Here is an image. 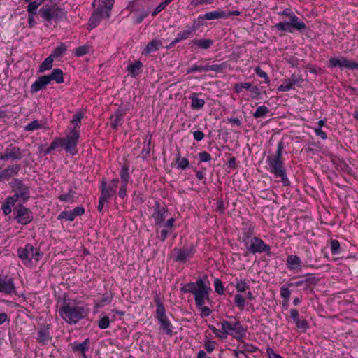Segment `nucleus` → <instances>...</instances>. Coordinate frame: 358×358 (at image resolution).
<instances>
[{
    "label": "nucleus",
    "mask_w": 358,
    "mask_h": 358,
    "mask_svg": "<svg viewBox=\"0 0 358 358\" xmlns=\"http://www.w3.org/2000/svg\"><path fill=\"white\" fill-rule=\"evenodd\" d=\"M120 188L118 192V195L121 199H124L127 196L128 183L130 179L129 173V166L124 164L120 171Z\"/></svg>",
    "instance_id": "dca6fc26"
},
{
    "label": "nucleus",
    "mask_w": 358,
    "mask_h": 358,
    "mask_svg": "<svg viewBox=\"0 0 358 358\" xmlns=\"http://www.w3.org/2000/svg\"><path fill=\"white\" fill-rule=\"evenodd\" d=\"M199 162H208L212 159L211 155L206 151L200 152L198 154Z\"/></svg>",
    "instance_id": "0e129e2a"
},
{
    "label": "nucleus",
    "mask_w": 358,
    "mask_h": 358,
    "mask_svg": "<svg viewBox=\"0 0 358 358\" xmlns=\"http://www.w3.org/2000/svg\"><path fill=\"white\" fill-rule=\"evenodd\" d=\"M90 48H91V47L89 45H84L79 46L74 49V55L76 57H82V56L89 53Z\"/></svg>",
    "instance_id": "a18cd8bd"
},
{
    "label": "nucleus",
    "mask_w": 358,
    "mask_h": 358,
    "mask_svg": "<svg viewBox=\"0 0 358 358\" xmlns=\"http://www.w3.org/2000/svg\"><path fill=\"white\" fill-rule=\"evenodd\" d=\"M17 199L13 196L6 199L1 205V209L5 215H8L12 212V207L14 206Z\"/></svg>",
    "instance_id": "473e14b6"
},
{
    "label": "nucleus",
    "mask_w": 358,
    "mask_h": 358,
    "mask_svg": "<svg viewBox=\"0 0 358 358\" xmlns=\"http://www.w3.org/2000/svg\"><path fill=\"white\" fill-rule=\"evenodd\" d=\"M13 191L15 194L13 196L17 200H21L23 202H26L30 198V191L27 185H26L22 180L20 179H13L10 183Z\"/></svg>",
    "instance_id": "f8f14e48"
},
{
    "label": "nucleus",
    "mask_w": 358,
    "mask_h": 358,
    "mask_svg": "<svg viewBox=\"0 0 358 358\" xmlns=\"http://www.w3.org/2000/svg\"><path fill=\"white\" fill-rule=\"evenodd\" d=\"M46 76L49 78L50 83L52 80L55 81L57 84L64 83V73L59 68L54 69L52 72L50 74L46 75Z\"/></svg>",
    "instance_id": "72a5a7b5"
},
{
    "label": "nucleus",
    "mask_w": 358,
    "mask_h": 358,
    "mask_svg": "<svg viewBox=\"0 0 358 358\" xmlns=\"http://www.w3.org/2000/svg\"><path fill=\"white\" fill-rule=\"evenodd\" d=\"M255 224L250 221H243L242 222V242L247 244V241L251 239L255 234Z\"/></svg>",
    "instance_id": "aec40b11"
},
{
    "label": "nucleus",
    "mask_w": 358,
    "mask_h": 358,
    "mask_svg": "<svg viewBox=\"0 0 358 358\" xmlns=\"http://www.w3.org/2000/svg\"><path fill=\"white\" fill-rule=\"evenodd\" d=\"M214 287H215V291L216 293H217L219 295H222L224 294V286L222 280L219 278H215L214 280Z\"/></svg>",
    "instance_id": "052dcab7"
},
{
    "label": "nucleus",
    "mask_w": 358,
    "mask_h": 358,
    "mask_svg": "<svg viewBox=\"0 0 358 358\" xmlns=\"http://www.w3.org/2000/svg\"><path fill=\"white\" fill-rule=\"evenodd\" d=\"M255 72L258 76L264 78L266 83H269L270 79L268 78V76L259 66H257L255 69Z\"/></svg>",
    "instance_id": "69168bd1"
},
{
    "label": "nucleus",
    "mask_w": 358,
    "mask_h": 358,
    "mask_svg": "<svg viewBox=\"0 0 358 358\" xmlns=\"http://www.w3.org/2000/svg\"><path fill=\"white\" fill-rule=\"evenodd\" d=\"M196 27H187V29L182 31H180L178 33L176 38H175V42H180L182 41L186 40L189 38L192 33L196 31Z\"/></svg>",
    "instance_id": "f704fd0d"
},
{
    "label": "nucleus",
    "mask_w": 358,
    "mask_h": 358,
    "mask_svg": "<svg viewBox=\"0 0 358 358\" xmlns=\"http://www.w3.org/2000/svg\"><path fill=\"white\" fill-rule=\"evenodd\" d=\"M15 292V287L12 278H0V293L11 294Z\"/></svg>",
    "instance_id": "4be33fe9"
},
{
    "label": "nucleus",
    "mask_w": 358,
    "mask_h": 358,
    "mask_svg": "<svg viewBox=\"0 0 358 358\" xmlns=\"http://www.w3.org/2000/svg\"><path fill=\"white\" fill-rule=\"evenodd\" d=\"M64 219L66 221H73L75 219V216L72 212V210L70 211H62L59 215H58V220Z\"/></svg>",
    "instance_id": "6e6d98bb"
},
{
    "label": "nucleus",
    "mask_w": 358,
    "mask_h": 358,
    "mask_svg": "<svg viewBox=\"0 0 358 358\" xmlns=\"http://www.w3.org/2000/svg\"><path fill=\"white\" fill-rule=\"evenodd\" d=\"M154 299L156 303V318L159 323L160 329L166 335L172 336L174 328L166 315L164 306L158 296H156Z\"/></svg>",
    "instance_id": "39448f33"
},
{
    "label": "nucleus",
    "mask_w": 358,
    "mask_h": 358,
    "mask_svg": "<svg viewBox=\"0 0 358 358\" xmlns=\"http://www.w3.org/2000/svg\"><path fill=\"white\" fill-rule=\"evenodd\" d=\"M22 157L20 148L12 145L7 147L4 152H0V159L3 161L8 159L20 160Z\"/></svg>",
    "instance_id": "a211bd4d"
},
{
    "label": "nucleus",
    "mask_w": 358,
    "mask_h": 358,
    "mask_svg": "<svg viewBox=\"0 0 358 358\" xmlns=\"http://www.w3.org/2000/svg\"><path fill=\"white\" fill-rule=\"evenodd\" d=\"M221 326L222 329L227 333V335H229L239 341H242L245 336L247 329L243 327L239 321L232 322L223 320L221 322Z\"/></svg>",
    "instance_id": "0eeeda50"
},
{
    "label": "nucleus",
    "mask_w": 358,
    "mask_h": 358,
    "mask_svg": "<svg viewBox=\"0 0 358 358\" xmlns=\"http://www.w3.org/2000/svg\"><path fill=\"white\" fill-rule=\"evenodd\" d=\"M162 45V43L159 39H152L150 41L146 47L142 51V55L148 56L150 53L157 51Z\"/></svg>",
    "instance_id": "cd10ccee"
},
{
    "label": "nucleus",
    "mask_w": 358,
    "mask_h": 358,
    "mask_svg": "<svg viewBox=\"0 0 358 358\" xmlns=\"http://www.w3.org/2000/svg\"><path fill=\"white\" fill-rule=\"evenodd\" d=\"M269 113V109L265 106H260L257 107L255 112L253 113V117L256 119L265 117Z\"/></svg>",
    "instance_id": "c03bdc74"
},
{
    "label": "nucleus",
    "mask_w": 358,
    "mask_h": 358,
    "mask_svg": "<svg viewBox=\"0 0 358 358\" xmlns=\"http://www.w3.org/2000/svg\"><path fill=\"white\" fill-rule=\"evenodd\" d=\"M83 118V113L82 112L76 113L72 116L71 124H73L74 125V127L73 129L79 130L80 124Z\"/></svg>",
    "instance_id": "09e8293b"
},
{
    "label": "nucleus",
    "mask_w": 358,
    "mask_h": 358,
    "mask_svg": "<svg viewBox=\"0 0 358 358\" xmlns=\"http://www.w3.org/2000/svg\"><path fill=\"white\" fill-rule=\"evenodd\" d=\"M76 192L73 187H70L67 193L62 194L58 199L62 202L73 203L76 200Z\"/></svg>",
    "instance_id": "c9c22d12"
},
{
    "label": "nucleus",
    "mask_w": 358,
    "mask_h": 358,
    "mask_svg": "<svg viewBox=\"0 0 358 358\" xmlns=\"http://www.w3.org/2000/svg\"><path fill=\"white\" fill-rule=\"evenodd\" d=\"M118 183V178L113 179L109 183H107L106 179L103 178L100 186L101 194L110 199L116 195Z\"/></svg>",
    "instance_id": "4468645a"
},
{
    "label": "nucleus",
    "mask_w": 358,
    "mask_h": 358,
    "mask_svg": "<svg viewBox=\"0 0 358 358\" xmlns=\"http://www.w3.org/2000/svg\"><path fill=\"white\" fill-rule=\"evenodd\" d=\"M295 324L298 329H299L301 331L305 332L309 328L308 323L305 319H299L296 321Z\"/></svg>",
    "instance_id": "bf43d9fd"
},
{
    "label": "nucleus",
    "mask_w": 358,
    "mask_h": 358,
    "mask_svg": "<svg viewBox=\"0 0 358 358\" xmlns=\"http://www.w3.org/2000/svg\"><path fill=\"white\" fill-rule=\"evenodd\" d=\"M61 318L68 324H76L87 315V310L76 301L64 298L58 310Z\"/></svg>",
    "instance_id": "f03ea898"
},
{
    "label": "nucleus",
    "mask_w": 358,
    "mask_h": 358,
    "mask_svg": "<svg viewBox=\"0 0 358 358\" xmlns=\"http://www.w3.org/2000/svg\"><path fill=\"white\" fill-rule=\"evenodd\" d=\"M50 329L49 325H43L38 327L36 339L41 345H47L52 339Z\"/></svg>",
    "instance_id": "412c9836"
},
{
    "label": "nucleus",
    "mask_w": 358,
    "mask_h": 358,
    "mask_svg": "<svg viewBox=\"0 0 358 358\" xmlns=\"http://www.w3.org/2000/svg\"><path fill=\"white\" fill-rule=\"evenodd\" d=\"M176 164L178 169L185 170L189 166L188 159L182 157L180 152L177 154Z\"/></svg>",
    "instance_id": "58836bf2"
},
{
    "label": "nucleus",
    "mask_w": 358,
    "mask_h": 358,
    "mask_svg": "<svg viewBox=\"0 0 358 358\" xmlns=\"http://www.w3.org/2000/svg\"><path fill=\"white\" fill-rule=\"evenodd\" d=\"M234 303L241 310H243L244 309L246 304V301L244 297L239 294L235 295Z\"/></svg>",
    "instance_id": "3c124183"
},
{
    "label": "nucleus",
    "mask_w": 358,
    "mask_h": 358,
    "mask_svg": "<svg viewBox=\"0 0 358 358\" xmlns=\"http://www.w3.org/2000/svg\"><path fill=\"white\" fill-rule=\"evenodd\" d=\"M15 218L19 224L27 225L33 220V213L29 208L20 204L16 208Z\"/></svg>",
    "instance_id": "2eb2a0df"
},
{
    "label": "nucleus",
    "mask_w": 358,
    "mask_h": 358,
    "mask_svg": "<svg viewBox=\"0 0 358 358\" xmlns=\"http://www.w3.org/2000/svg\"><path fill=\"white\" fill-rule=\"evenodd\" d=\"M142 68L143 63L138 60L135 63L128 65L127 71L132 77L136 78L140 73Z\"/></svg>",
    "instance_id": "4c0bfd02"
},
{
    "label": "nucleus",
    "mask_w": 358,
    "mask_h": 358,
    "mask_svg": "<svg viewBox=\"0 0 358 358\" xmlns=\"http://www.w3.org/2000/svg\"><path fill=\"white\" fill-rule=\"evenodd\" d=\"M110 320L108 316L101 317L98 322V327L101 329H106L110 326Z\"/></svg>",
    "instance_id": "4d7b16f0"
},
{
    "label": "nucleus",
    "mask_w": 358,
    "mask_h": 358,
    "mask_svg": "<svg viewBox=\"0 0 358 358\" xmlns=\"http://www.w3.org/2000/svg\"><path fill=\"white\" fill-rule=\"evenodd\" d=\"M289 286L283 285L280 287V296L284 299V303H287L289 300V297L291 295V291L289 289Z\"/></svg>",
    "instance_id": "de8ad7c7"
},
{
    "label": "nucleus",
    "mask_w": 358,
    "mask_h": 358,
    "mask_svg": "<svg viewBox=\"0 0 358 358\" xmlns=\"http://www.w3.org/2000/svg\"><path fill=\"white\" fill-rule=\"evenodd\" d=\"M227 69H230L227 62H223L220 64H209L208 71H213L215 73H222Z\"/></svg>",
    "instance_id": "a19ab883"
},
{
    "label": "nucleus",
    "mask_w": 358,
    "mask_h": 358,
    "mask_svg": "<svg viewBox=\"0 0 358 358\" xmlns=\"http://www.w3.org/2000/svg\"><path fill=\"white\" fill-rule=\"evenodd\" d=\"M251 87L250 83H238L234 85V91L236 93H240L243 89L249 90Z\"/></svg>",
    "instance_id": "680f3d73"
},
{
    "label": "nucleus",
    "mask_w": 358,
    "mask_h": 358,
    "mask_svg": "<svg viewBox=\"0 0 358 358\" xmlns=\"http://www.w3.org/2000/svg\"><path fill=\"white\" fill-rule=\"evenodd\" d=\"M316 281L315 277L309 276L304 280L296 281L294 283L289 282L288 286L303 287V289L306 290L309 289L311 285H315Z\"/></svg>",
    "instance_id": "c85d7f7f"
},
{
    "label": "nucleus",
    "mask_w": 358,
    "mask_h": 358,
    "mask_svg": "<svg viewBox=\"0 0 358 358\" xmlns=\"http://www.w3.org/2000/svg\"><path fill=\"white\" fill-rule=\"evenodd\" d=\"M329 62L331 68L338 66L340 68H346L354 70V68L358 67L356 62L348 60L344 57H341L340 58L331 57L329 59Z\"/></svg>",
    "instance_id": "6ab92c4d"
},
{
    "label": "nucleus",
    "mask_w": 358,
    "mask_h": 358,
    "mask_svg": "<svg viewBox=\"0 0 358 358\" xmlns=\"http://www.w3.org/2000/svg\"><path fill=\"white\" fill-rule=\"evenodd\" d=\"M41 17L47 22L52 20H62L66 17V11L61 7L52 6L49 7H43L39 10Z\"/></svg>",
    "instance_id": "9d476101"
},
{
    "label": "nucleus",
    "mask_w": 358,
    "mask_h": 358,
    "mask_svg": "<svg viewBox=\"0 0 358 358\" xmlns=\"http://www.w3.org/2000/svg\"><path fill=\"white\" fill-rule=\"evenodd\" d=\"M50 83L49 78L46 76V75L40 76L31 84L30 87V92L31 93H36L40 90L45 89Z\"/></svg>",
    "instance_id": "5701e85b"
},
{
    "label": "nucleus",
    "mask_w": 358,
    "mask_h": 358,
    "mask_svg": "<svg viewBox=\"0 0 358 358\" xmlns=\"http://www.w3.org/2000/svg\"><path fill=\"white\" fill-rule=\"evenodd\" d=\"M238 348L245 352L246 354L248 352L252 353L255 352L258 348L252 344L247 343L245 342L242 341V344L238 345Z\"/></svg>",
    "instance_id": "49530a36"
},
{
    "label": "nucleus",
    "mask_w": 358,
    "mask_h": 358,
    "mask_svg": "<svg viewBox=\"0 0 358 358\" xmlns=\"http://www.w3.org/2000/svg\"><path fill=\"white\" fill-rule=\"evenodd\" d=\"M173 252L175 253L174 261L185 264L194 256L196 247L192 244L184 245L179 248H174Z\"/></svg>",
    "instance_id": "ddd939ff"
},
{
    "label": "nucleus",
    "mask_w": 358,
    "mask_h": 358,
    "mask_svg": "<svg viewBox=\"0 0 358 358\" xmlns=\"http://www.w3.org/2000/svg\"><path fill=\"white\" fill-rule=\"evenodd\" d=\"M214 43V41L212 39H195L191 41L190 45L192 47H196L199 49L208 50L209 49Z\"/></svg>",
    "instance_id": "7c9ffc66"
},
{
    "label": "nucleus",
    "mask_w": 358,
    "mask_h": 358,
    "mask_svg": "<svg viewBox=\"0 0 358 358\" xmlns=\"http://www.w3.org/2000/svg\"><path fill=\"white\" fill-rule=\"evenodd\" d=\"M215 341H213L208 338L206 339L205 340V342H204V348H205V350L208 352V353H210L212 352L214 349L215 348Z\"/></svg>",
    "instance_id": "338daca9"
},
{
    "label": "nucleus",
    "mask_w": 358,
    "mask_h": 358,
    "mask_svg": "<svg viewBox=\"0 0 358 358\" xmlns=\"http://www.w3.org/2000/svg\"><path fill=\"white\" fill-rule=\"evenodd\" d=\"M20 164H13L8 166L0 172V180H7L17 176L20 171Z\"/></svg>",
    "instance_id": "b1692460"
},
{
    "label": "nucleus",
    "mask_w": 358,
    "mask_h": 358,
    "mask_svg": "<svg viewBox=\"0 0 358 358\" xmlns=\"http://www.w3.org/2000/svg\"><path fill=\"white\" fill-rule=\"evenodd\" d=\"M330 248L333 255H338L341 252V248L338 240L334 239L330 243Z\"/></svg>",
    "instance_id": "5fc2aeb1"
},
{
    "label": "nucleus",
    "mask_w": 358,
    "mask_h": 358,
    "mask_svg": "<svg viewBox=\"0 0 358 358\" xmlns=\"http://www.w3.org/2000/svg\"><path fill=\"white\" fill-rule=\"evenodd\" d=\"M246 250L251 254L265 252L267 255H271V246L257 236H253L247 241V244H244Z\"/></svg>",
    "instance_id": "1a4fd4ad"
},
{
    "label": "nucleus",
    "mask_w": 358,
    "mask_h": 358,
    "mask_svg": "<svg viewBox=\"0 0 358 358\" xmlns=\"http://www.w3.org/2000/svg\"><path fill=\"white\" fill-rule=\"evenodd\" d=\"M41 128V124L38 120H33L24 127V130L27 131H31Z\"/></svg>",
    "instance_id": "e2e57ef3"
},
{
    "label": "nucleus",
    "mask_w": 358,
    "mask_h": 358,
    "mask_svg": "<svg viewBox=\"0 0 358 358\" xmlns=\"http://www.w3.org/2000/svg\"><path fill=\"white\" fill-rule=\"evenodd\" d=\"M114 4V0H94L93 6L95 8L89 20L90 28L94 29L98 26L101 20L108 18Z\"/></svg>",
    "instance_id": "20e7f679"
},
{
    "label": "nucleus",
    "mask_w": 358,
    "mask_h": 358,
    "mask_svg": "<svg viewBox=\"0 0 358 358\" xmlns=\"http://www.w3.org/2000/svg\"><path fill=\"white\" fill-rule=\"evenodd\" d=\"M294 87L289 79H285L282 83L278 87V90L280 92H287Z\"/></svg>",
    "instance_id": "864d4df0"
},
{
    "label": "nucleus",
    "mask_w": 358,
    "mask_h": 358,
    "mask_svg": "<svg viewBox=\"0 0 358 358\" xmlns=\"http://www.w3.org/2000/svg\"><path fill=\"white\" fill-rule=\"evenodd\" d=\"M208 328L213 331V334H215V336L221 339H225L227 337V333L224 330H220L217 329L213 325L209 324Z\"/></svg>",
    "instance_id": "603ef678"
},
{
    "label": "nucleus",
    "mask_w": 358,
    "mask_h": 358,
    "mask_svg": "<svg viewBox=\"0 0 358 358\" xmlns=\"http://www.w3.org/2000/svg\"><path fill=\"white\" fill-rule=\"evenodd\" d=\"M17 252L24 264L30 263L32 259L38 262L43 256L40 249L34 248L31 243H27L24 247H20Z\"/></svg>",
    "instance_id": "423d86ee"
},
{
    "label": "nucleus",
    "mask_w": 358,
    "mask_h": 358,
    "mask_svg": "<svg viewBox=\"0 0 358 358\" xmlns=\"http://www.w3.org/2000/svg\"><path fill=\"white\" fill-rule=\"evenodd\" d=\"M54 58H52L50 55H49L45 60L40 64L38 68V73H43L45 71L50 70L52 69L53 65Z\"/></svg>",
    "instance_id": "79ce46f5"
},
{
    "label": "nucleus",
    "mask_w": 358,
    "mask_h": 358,
    "mask_svg": "<svg viewBox=\"0 0 358 358\" xmlns=\"http://www.w3.org/2000/svg\"><path fill=\"white\" fill-rule=\"evenodd\" d=\"M45 0H34L30 2L27 6L28 13L36 14L38 7L44 2Z\"/></svg>",
    "instance_id": "37998d69"
},
{
    "label": "nucleus",
    "mask_w": 358,
    "mask_h": 358,
    "mask_svg": "<svg viewBox=\"0 0 358 358\" xmlns=\"http://www.w3.org/2000/svg\"><path fill=\"white\" fill-rule=\"evenodd\" d=\"M168 210L166 208L161 206L159 202L156 201L154 206L153 214L152 217L154 219L155 225L161 227L167 217Z\"/></svg>",
    "instance_id": "f3484780"
},
{
    "label": "nucleus",
    "mask_w": 358,
    "mask_h": 358,
    "mask_svg": "<svg viewBox=\"0 0 358 358\" xmlns=\"http://www.w3.org/2000/svg\"><path fill=\"white\" fill-rule=\"evenodd\" d=\"M196 71L205 72L208 71V64L206 65L194 64L187 70V73H192Z\"/></svg>",
    "instance_id": "8fccbe9b"
},
{
    "label": "nucleus",
    "mask_w": 358,
    "mask_h": 358,
    "mask_svg": "<svg viewBox=\"0 0 358 358\" xmlns=\"http://www.w3.org/2000/svg\"><path fill=\"white\" fill-rule=\"evenodd\" d=\"M124 115V113L117 110L113 115L110 116V126L113 129H117L120 125L121 121Z\"/></svg>",
    "instance_id": "e433bc0d"
},
{
    "label": "nucleus",
    "mask_w": 358,
    "mask_h": 358,
    "mask_svg": "<svg viewBox=\"0 0 358 358\" xmlns=\"http://www.w3.org/2000/svg\"><path fill=\"white\" fill-rule=\"evenodd\" d=\"M199 94H198V93L193 92L189 96V99L192 101L191 102V108L193 110L201 109L204 106V105L206 103V101H205L204 99H199L198 97Z\"/></svg>",
    "instance_id": "2f4dec72"
},
{
    "label": "nucleus",
    "mask_w": 358,
    "mask_h": 358,
    "mask_svg": "<svg viewBox=\"0 0 358 358\" xmlns=\"http://www.w3.org/2000/svg\"><path fill=\"white\" fill-rule=\"evenodd\" d=\"M175 221L174 218L171 217L168 219L165 223L162 224V227H163L164 229L157 234V238L160 241L164 242L167 238L168 235L171 233Z\"/></svg>",
    "instance_id": "393cba45"
},
{
    "label": "nucleus",
    "mask_w": 358,
    "mask_h": 358,
    "mask_svg": "<svg viewBox=\"0 0 358 358\" xmlns=\"http://www.w3.org/2000/svg\"><path fill=\"white\" fill-rule=\"evenodd\" d=\"M284 144L282 141L278 142L275 154L266 157V169L277 178H280L284 185H288L289 180L287 177L286 169L282 159Z\"/></svg>",
    "instance_id": "7ed1b4c3"
},
{
    "label": "nucleus",
    "mask_w": 358,
    "mask_h": 358,
    "mask_svg": "<svg viewBox=\"0 0 358 358\" xmlns=\"http://www.w3.org/2000/svg\"><path fill=\"white\" fill-rule=\"evenodd\" d=\"M227 14H226V11L222 10H217L214 11L208 12L203 15H200L198 17V20H217V19H226L227 18Z\"/></svg>",
    "instance_id": "a878e982"
},
{
    "label": "nucleus",
    "mask_w": 358,
    "mask_h": 358,
    "mask_svg": "<svg viewBox=\"0 0 358 358\" xmlns=\"http://www.w3.org/2000/svg\"><path fill=\"white\" fill-rule=\"evenodd\" d=\"M90 344V341L89 338L85 339L84 341L80 343L75 342L72 344V350L75 353L78 352L80 355L84 354V352H87L89 350Z\"/></svg>",
    "instance_id": "c756f323"
},
{
    "label": "nucleus",
    "mask_w": 358,
    "mask_h": 358,
    "mask_svg": "<svg viewBox=\"0 0 358 358\" xmlns=\"http://www.w3.org/2000/svg\"><path fill=\"white\" fill-rule=\"evenodd\" d=\"M295 324L298 329H299L301 331L305 332L309 328L308 323L305 319H299L296 321Z\"/></svg>",
    "instance_id": "13d9d810"
},
{
    "label": "nucleus",
    "mask_w": 358,
    "mask_h": 358,
    "mask_svg": "<svg viewBox=\"0 0 358 358\" xmlns=\"http://www.w3.org/2000/svg\"><path fill=\"white\" fill-rule=\"evenodd\" d=\"M180 291L182 293H189L193 294L196 308L200 310V315L202 317H208L211 313V310L205 306L206 300H209L211 288L207 275L202 278H199L196 282H191L181 285Z\"/></svg>",
    "instance_id": "f257e3e1"
},
{
    "label": "nucleus",
    "mask_w": 358,
    "mask_h": 358,
    "mask_svg": "<svg viewBox=\"0 0 358 358\" xmlns=\"http://www.w3.org/2000/svg\"><path fill=\"white\" fill-rule=\"evenodd\" d=\"M286 264L287 268L290 271H300L301 269V260L297 255H288Z\"/></svg>",
    "instance_id": "bb28decb"
},
{
    "label": "nucleus",
    "mask_w": 358,
    "mask_h": 358,
    "mask_svg": "<svg viewBox=\"0 0 358 358\" xmlns=\"http://www.w3.org/2000/svg\"><path fill=\"white\" fill-rule=\"evenodd\" d=\"M273 27L280 31L292 33L294 30L300 32L303 31L306 29V25L303 21L300 20L295 14H294L289 18V22H280L275 24Z\"/></svg>",
    "instance_id": "6e6552de"
},
{
    "label": "nucleus",
    "mask_w": 358,
    "mask_h": 358,
    "mask_svg": "<svg viewBox=\"0 0 358 358\" xmlns=\"http://www.w3.org/2000/svg\"><path fill=\"white\" fill-rule=\"evenodd\" d=\"M249 288V285L245 282V280L243 281H239L236 285V289L238 292L241 293L244 292Z\"/></svg>",
    "instance_id": "774afa93"
},
{
    "label": "nucleus",
    "mask_w": 358,
    "mask_h": 358,
    "mask_svg": "<svg viewBox=\"0 0 358 358\" xmlns=\"http://www.w3.org/2000/svg\"><path fill=\"white\" fill-rule=\"evenodd\" d=\"M67 50V46L64 43H60L50 55L52 58L56 59L62 57Z\"/></svg>",
    "instance_id": "ea45409f"
},
{
    "label": "nucleus",
    "mask_w": 358,
    "mask_h": 358,
    "mask_svg": "<svg viewBox=\"0 0 358 358\" xmlns=\"http://www.w3.org/2000/svg\"><path fill=\"white\" fill-rule=\"evenodd\" d=\"M68 130L69 133L62 138L63 147L67 152L75 155L78 152L76 147L80 138V131L76 129H68Z\"/></svg>",
    "instance_id": "9b49d317"
}]
</instances>
